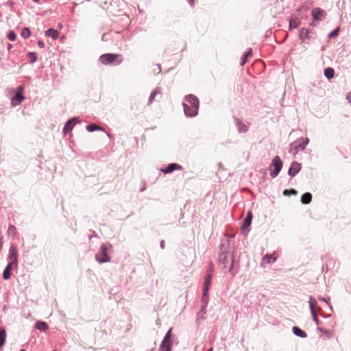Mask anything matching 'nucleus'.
Instances as JSON below:
<instances>
[{
    "label": "nucleus",
    "mask_w": 351,
    "mask_h": 351,
    "mask_svg": "<svg viewBox=\"0 0 351 351\" xmlns=\"http://www.w3.org/2000/svg\"><path fill=\"white\" fill-rule=\"evenodd\" d=\"M36 327L40 331H46L48 329V325L45 322H38L36 323Z\"/></svg>",
    "instance_id": "24"
},
{
    "label": "nucleus",
    "mask_w": 351,
    "mask_h": 351,
    "mask_svg": "<svg viewBox=\"0 0 351 351\" xmlns=\"http://www.w3.org/2000/svg\"><path fill=\"white\" fill-rule=\"evenodd\" d=\"M189 1L191 5H193L195 3V0H189Z\"/></svg>",
    "instance_id": "39"
},
{
    "label": "nucleus",
    "mask_w": 351,
    "mask_h": 351,
    "mask_svg": "<svg viewBox=\"0 0 351 351\" xmlns=\"http://www.w3.org/2000/svg\"><path fill=\"white\" fill-rule=\"evenodd\" d=\"M20 351H25V350H23V349H22V350H21Z\"/></svg>",
    "instance_id": "43"
},
{
    "label": "nucleus",
    "mask_w": 351,
    "mask_h": 351,
    "mask_svg": "<svg viewBox=\"0 0 351 351\" xmlns=\"http://www.w3.org/2000/svg\"><path fill=\"white\" fill-rule=\"evenodd\" d=\"M8 38L9 40L14 41L16 40V35L13 31H10L8 34Z\"/></svg>",
    "instance_id": "33"
},
{
    "label": "nucleus",
    "mask_w": 351,
    "mask_h": 351,
    "mask_svg": "<svg viewBox=\"0 0 351 351\" xmlns=\"http://www.w3.org/2000/svg\"><path fill=\"white\" fill-rule=\"evenodd\" d=\"M300 25V20L298 17H291L289 21V27L291 29L297 28Z\"/></svg>",
    "instance_id": "19"
},
{
    "label": "nucleus",
    "mask_w": 351,
    "mask_h": 351,
    "mask_svg": "<svg viewBox=\"0 0 351 351\" xmlns=\"http://www.w3.org/2000/svg\"><path fill=\"white\" fill-rule=\"evenodd\" d=\"M277 259V256L275 254H266L263 256L261 261V266L265 267L266 264H270L274 263Z\"/></svg>",
    "instance_id": "8"
},
{
    "label": "nucleus",
    "mask_w": 351,
    "mask_h": 351,
    "mask_svg": "<svg viewBox=\"0 0 351 351\" xmlns=\"http://www.w3.org/2000/svg\"><path fill=\"white\" fill-rule=\"evenodd\" d=\"M12 47V45H8V49L11 48Z\"/></svg>",
    "instance_id": "41"
},
{
    "label": "nucleus",
    "mask_w": 351,
    "mask_h": 351,
    "mask_svg": "<svg viewBox=\"0 0 351 351\" xmlns=\"http://www.w3.org/2000/svg\"><path fill=\"white\" fill-rule=\"evenodd\" d=\"M311 14L315 21H321L325 18L326 12L319 8H315L312 10Z\"/></svg>",
    "instance_id": "7"
},
{
    "label": "nucleus",
    "mask_w": 351,
    "mask_h": 351,
    "mask_svg": "<svg viewBox=\"0 0 351 351\" xmlns=\"http://www.w3.org/2000/svg\"><path fill=\"white\" fill-rule=\"evenodd\" d=\"M310 30L308 29L302 28L300 32V38L302 42H306V40H309L311 38L310 36Z\"/></svg>",
    "instance_id": "16"
},
{
    "label": "nucleus",
    "mask_w": 351,
    "mask_h": 351,
    "mask_svg": "<svg viewBox=\"0 0 351 351\" xmlns=\"http://www.w3.org/2000/svg\"><path fill=\"white\" fill-rule=\"evenodd\" d=\"M95 257L96 260L100 263L109 262L110 261V257L107 254V247L106 245H101L100 252L96 254Z\"/></svg>",
    "instance_id": "5"
},
{
    "label": "nucleus",
    "mask_w": 351,
    "mask_h": 351,
    "mask_svg": "<svg viewBox=\"0 0 351 351\" xmlns=\"http://www.w3.org/2000/svg\"><path fill=\"white\" fill-rule=\"evenodd\" d=\"M76 119L75 118H73V119H71L70 120H69L66 125H64V133H67V132H69L71 131L73 125L75 124L76 123Z\"/></svg>",
    "instance_id": "17"
},
{
    "label": "nucleus",
    "mask_w": 351,
    "mask_h": 351,
    "mask_svg": "<svg viewBox=\"0 0 351 351\" xmlns=\"http://www.w3.org/2000/svg\"><path fill=\"white\" fill-rule=\"evenodd\" d=\"M172 328H170L166 333L161 345L159 348V351H171L172 347V341L171 340Z\"/></svg>",
    "instance_id": "2"
},
{
    "label": "nucleus",
    "mask_w": 351,
    "mask_h": 351,
    "mask_svg": "<svg viewBox=\"0 0 351 351\" xmlns=\"http://www.w3.org/2000/svg\"><path fill=\"white\" fill-rule=\"evenodd\" d=\"M272 166L274 167V170H271L270 176L275 178L280 171L282 167V162L278 156L274 157L272 160Z\"/></svg>",
    "instance_id": "4"
},
{
    "label": "nucleus",
    "mask_w": 351,
    "mask_h": 351,
    "mask_svg": "<svg viewBox=\"0 0 351 351\" xmlns=\"http://www.w3.org/2000/svg\"><path fill=\"white\" fill-rule=\"evenodd\" d=\"M324 75L327 78L331 79L334 77L335 71L332 68H330V67L326 68L324 70Z\"/></svg>",
    "instance_id": "25"
},
{
    "label": "nucleus",
    "mask_w": 351,
    "mask_h": 351,
    "mask_svg": "<svg viewBox=\"0 0 351 351\" xmlns=\"http://www.w3.org/2000/svg\"><path fill=\"white\" fill-rule=\"evenodd\" d=\"M293 332L295 335L302 338H304L307 336L306 333L304 331H303L302 329L297 326H293Z\"/></svg>",
    "instance_id": "23"
},
{
    "label": "nucleus",
    "mask_w": 351,
    "mask_h": 351,
    "mask_svg": "<svg viewBox=\"0 0 351 351\" xmlns=\"http://www.w3.org/2000/svg\"><path fill=\"white\" fill-rule=\"evenodd\" d=\"M312 315H313V321L315 322L317 324H318L319 319L317 316V313H312Z\"/></svg>",
    "instance_id": "36"
},
{
    "label": "nucleus",
    "mask_w": 351,
    "mask_h": 351,
    "mask_svg": "<svg viewBox=\"0 0 351 351\" xmlns=\"http://www.w3.org/2000/svg\"><path fill=\"white\" fill-rule=\"evenodd\" d=\"M23 86H19L17 88V92L16 95L12 98L11 103L12 106L19 105L25 99L23 96Z\"/></svg>",
    "instance_id": "3"
},
{
    "label": "nucleus",
    "mask_w": 351,
    "mask_h": 351,
    "mask_svg": "<svg viewBox=\"0 0 351 351\" xmlns=\"http://www.w3.org/2000/svg\"><path fill=\"white\" fill-rule=\"evenodd\" d=\"M160 94V92L158 89H155L152 92L149 97V104H152L155 99V97L158 95Z\"/></svg>",
    "instance_id": "27"
},
{
    "label": "nucleus",
    "mask_w": 351,
    "mask_h": 351,
    "mask_svg": "<svg viewBox=\"0 0 351 351\" xmlns=\"http://www.w3.org/2000/svg\"><path fill=\"white\" fill-rule=\"evenodd\" d=\"M212 279V274H208L206 276L204 285V298L206 296Z\"/></svg>",
    "instance_id": "15"
},
{
    "label": "nucleus",
    "mask_w": 351,
    "mask_h": 351,
    "mask_svg": "<svg viewBox=\"0 0 351 351\" xmlns=\"http://www.w3.org/2000/svg\"><path fill=\"white\" fill-rule=\"evenodd\" d=\"M28 56L31 59V62H34L36 60V56L34 53H29Z\"/></svg>",
    "instance_id": "35"
},
{
    "label": "nucleus",
    "mask_w": 351,
    "mask_h": 351,
    "mask_svg": "<svg viewBox=\"0 0 351 351\" xmlns=\"http://www.w3.org/2000/svg\"><path fill=\"white\" fill-rule=\"evenodd\" d=\"M182 167L181 165H178L176 163H171V164H169L165 169L162 170V171L165 173H170L175 170H182Z\"/></svg>",
    "instance_id": "14"
},
{
    "label": "nucleus",
    "mask_w": 351,
    "mask_h": 351,
    "mask_svg": "<svg viewBox=\"0 0 351 351\" xmlns=\"http://www.w3.org/2000/svg\"><path fill=\"white\" fill-rule=\"evenodd\" d=\"M237 125L239 132H246L247 131V125L239 119H236Z\"/></svg>",
    "instance_id": "21"
},
{
    "label": "nucleus",
    "mask_w": 351,
    "mask_h": 351,
    "mask_svg": "<svg viewBox=\"0 0 351 351\" xmlns=\"http://www.w3.org/2000/svg\"><path fill=\"white\" fill-rule=\"evenodd\" d=\"M10 263L9 264L16 267L17 265V260H18V253L17 250L15 246L12 245L9 250V256H8Z\"/></svg>",
    "instance_id": "6"
},
{
    "label": "nucleus",
    "mask_w": 351,
    "mask_h": 351,
    "mask_svg": "<svg viewBox=\"0 0 351 351\" xmlns=\"http://www.w3.org/2000/svg\"><path fill=\"white\" fill-rule=\"evenodd\" d=\"M33 1H35V2L39 1V0H33Z\"/></svg>",
    "instance_id": "42"
},
{
    "label": "nucleus",
    "mask_w": 351,
    "mask_h": 351,
    "mask_svg": "<svg viewBox=\"0 0 351 351\" xmlns=\"http://www.w3.org/2000/svg\"><path fill=\"white\" fill-rule=\"evenodd\" d=\"M252 55V49H250L247 52H246L244 55H243V60L242 62H241V66H243L245 64V62L247 60V59L249 58V57H251Z\"/></svg>",
    "instance_id": "28"
},
{
    "label": "nucleus",
    "mask_w": 351,
    "mask_h": 351,
    "mask_svg": "<svg viewBox=\"0 0 351 351\" xmlns=\"http://www.w3.org/2000/svg\"><path fill=\"white\" fill-rule=\"evenodd\" d=\"M15 230V227L14 226H10L8 228V232H11Z\"/></svg>",
    "instance_id": "38"
},
{
    "label": "nucleus",
    "mask_w": 351,
    "mask_h": 351,
    "mask_svg": "<svg viewBox=\"0 0 351 351\" xmlns=\"http://www.w3.org/2000/svg\"><path fill=\"white\" fill-rule=\"evenodd\" d=\"M300 141H302V143H300L298 145V147L301 149H304L305 147L306 146V145L308 144V138H302L301 139Z\"/></svg>",
    "instance_id": "32"
},
{
    "label": "nucleus",
    "mask_w": 351,
    "mask_h": 351,
    "mask_svg": "<svg viewBox=\"0 0 351 351\" xmlns=\"http://www.w3.org/2000/svg\"><path fill=\"white\" fill-rule=\"evenodd\" d=\"M47 36H51L53 40H56L59 36V32L53 29H49L45 32Z\"/></svg>",
    "instance_id": "20"
},
{
    "label": "nucleus",
    "mask_w": 351,
    "mask_h": 351,
    "mask_svg": "<svg viewBox=\"0 0 351 351\" xmlns=\"http://www.w3.org/2000/svg\"><path fill=\"white\" fill-rule=\"evenodd\" d=\"M86 129L89 132H93L97 130H101V128L95 124H90L87 125Z\"/></svg>",
    "instance_id": "30"
},
{
    "label": "nucleus",
    "mask_w": 351,
    "mask_h": 351,
    "mask_svg": "<svg viewBox=\"0 0 351 351\" xmlns=\"http://www.w3.org/2000/svg\"><path fill=\"white\" fill-rule=\"evenodd\" d=\"M252 215L251 212H249L247 214V216L246 217V218L244 220L243 228H248L250 226V224L252 223Z\"/></svg>",
    "instance_id": "26"
},
{
    "label": "nucleus",
    "mask_w": 351,
    "mask_h": 351,
    "mask_svg": "<svg viewBox=\"0 0 351 351\" xmlns=\"http://www.w3.org/2000/svg\"><path fill=\"white\" fill-rule=\"evenodd\" d=\"M186 101H188L191 107L195 108L198 110L199 108V100L197 98L193 95H189L186 97Z\"/></svg>",
    "instance_id": "10"
},
{
    "label": "nucleus",
    "mask_w": 351,
    "mask_h": 351,
    "mask_svg": "<svg viewBox=\"0 0 351 351\" xmlns=\"http://www.w3.org/2000/svg\"><path fill=\"white\" fill-rule=\"evenodd\" d=\"M312 200V195L310 193H305L301 197V202L304 204H309Z\"/></svg>",
    "instance_id": "22"
},
{
    "label": "nucleus",
    "mask_w": 351,
    "mask_h": 351,
    "mask_svg": "<svg viewBox=\"0 0 351 351\" xmlns=\"http://www.w3.org/2000/svg\"><path fill=\"white\" fill-rule=\"evenodd\" d=\"M230 261V267L229 271L232 272V267H233V260L228 257V255L227 254H221L219 256V261L223 264V267L226 268V264L228 262Z\"/></svg>",
    "instance_id": "9"
},
{
    "label": "nucleus",
    "mask_w": 351,
    "mask_h": 351,
    "mask_svg": "<svg viewBox=\"0 0 351 351\" xmlns=\"http://www.w3.org/2000/svg\"><path fill=\"white\" fill-rule=\"evenodd\" d=\"M184 110L186 115L189 117L195 116L198 111L195 108L191 107V106H188L187 104H184Z\"/></svg>",
    "instance_id": "12"
},
{
    "label": "nucleus",
    "mask_w": 351,
    "mask_h": 351,
    "mask_svg": "<svg viewBox=\"0 0 351 351\" xmlns=\"http://www.w3.org/2000/svg\"><path fill=\"white\" fill-rule=\"evenodd\" d=\"M300 164L297 162H293L289 169V175L291 177L294 176L300 170Z\"/></svg>",
    "instance_id": "11"
},
{
    "label": "nucleus",
    "mask_w": 351,
    "mask_h": 351,
    "mask_svg": "<svg viewBox=\"0 0 351 351\" xmlns=\"http://www.w3.org/2000/svg\"><path fill=\"white\" fill-rule=\"evenodd\" d=\"M339 27H337L335 30L331 32L328 36L330 38L335 37V36H337L339 34Z\"/></svg>",
    "instance_id": "34"
},
{
    "label": "nucleus",
    "mask_w": 351,
    "mask_h": 351,
    "mask_svg": "<svg viewBox=\"0 0 351 351\" xmlns=\"http://www.w3.org/2000/svg\"><path fill=\"white\" fill-rule=\"evenodd\" d=\"M100 62L105 65L113 64L119 65L123 61V58L120 54L106 53L99 57Z\"/></svg>",
    "instance_id": "1"
},
{
    "label": "nucleus",
    "mask_w": 351,
    "mask_h": 351,
    "mask_svg": "<svg viewBox=\"0 0 351 351\" xmlns=\"http://www.w3.org/2000/svg\"><path fill=\"white\" fill-rule=\"evenodd\" d=\"M309 306L311 308V313H317L321 311L320 307L317 305V302L315 298L310 297L309 299Z\"/></svg>",
    "instance_id": "13"
},
{
    "label": "nucleus",
    "mask_w": 351,
    "mask_h": 351,
    "mask_svg": "<svg viewBox=\"0 0 351 351\" xmlns=\"http://www.w3.org/2000/svg\"><path fill=\"white\" fill-rule=\"evenodd\" d=\"M298 192L295 189H285L284 191H283V195H297Z\"/></svg>",
    "instance_id": "31"
},
{
    "label": "nucleus",
    "mask_w": 351,
    "mask_h": 351,
    "mask_svg": "<svg viewBox=\"0 0 351 351\" xmlns=\"http://www.w3.org/2000/svg\"><path fill=\"white\" fill-rule=\"evenodd\" d=\"M38 45L40 48H43L45 47V44H44L43 41H42V40H39L38 42Z\"/></svg>",
    "instance_id": "37"
},
{
    "label": "nucleus",
    "mask_w": 351,
    "mask_h": 351,
    "mask_svg": "<svg viewBox=\"0 0 351 351\" xmlns=\"http://www.w3.org/2000/svg\"><path fill=\"white\" fill-rule=\"evenodd\" d=\"M207 351H213V348H211L208 349Z\"/></svg>",
    "instance_id": "40"
},
{
    "label": "nucleus",
    "mask_w": 351,
    "mask_h": 351,
    "mask_svg": "<svg viewBox=\"0 0 351 351\" xmlns=\"http://www.w3.org/2000/svg\"><path fill=\"white\" fill-rule=\"evenodd\" d=\"M14 267H16L8 263V265H7V267H5V269H4L3 273V278L5 280H8L10 278V276H11L10 271L12 269H13Z\"/></svg>",
    "instance_id": "18"
},
{
    "label": "nucleus",
    "mask_w": 351,
    "mask_h": 351,
    "mask_svg": "<svg viewBox=\"0 0 351 351\" xmlns=\"http://www.w3.org/2000/svg\"><path fill=\"white\" fill-rule=\"evenodd\" d=\"M30 35H31V32L28 27H25L23 29L22 32H21V36L23 38H27L30 36Z\"/></svg>",
    "instance_id": "29"
}]
</instances>
